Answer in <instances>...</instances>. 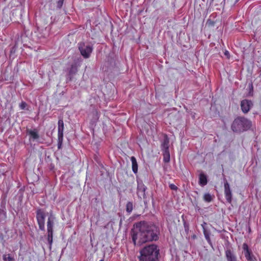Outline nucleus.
<instances>
[{
    "label": "nucleus",
    "mask_w": 261,
    "mask_h": 261,
    "mask_svg": "<svg viewBox=\"0 0 261 261\" xmlns=\"http://www.w3.org/2000/svg\"><path fill=\"white\" fill-rule=\"evenodd\" d=\"M130 234L135 246H141L147 242L155 241L158 239L155 227L144 221L134 225Z\"/></svg>",
    "instance_id": "f257e3e1"
},
{
    "label": "nucleus",
    "mask_w": 261,
    "mask_h": 261,
    "mask_svg": "<svg viewBox=\"0 0 261 261\" xmlns=\"http://www.w3.org/2000/svg\"><path fill=\"white\" fill-rule=\"evenodd\" d=\"M160 249L156 245L152 244L143 247L140 251L139 261H159Z\"/></svg>",
    "instance_id": "f03ea898"
},
{
    "label": "nucleus",
    "mask_w": 261,
    "mask_h": 261,
    "mask_svg": "<svg viewBox=\"0 0 261 261\" xmlns=\"http://www.w3.org/2000/svg\"><path fill=\"white\" fill-rule=\"evenodd\" d=\"M251 122L244 117H238L231 124V129L234 132H241L250 128Z\"/></svg>",
    "instance_id": "7ed1b4c3"
},
{
    "label": "nucleus",
    "mask_w": 261,
    "mask_h": 261,
    "mask_svg": "<svg viewBox=\"0 0 261 261\" xmlns=\"http://www.w3.org/2000/svg\"><path fill=\"white\" fill-rule=\"evenodd\" d=\"M79 49L81 55L85 59L89 58L93 50V47L90 45H87L84 42L78 44Z\"/></svg>",
    "instance_id": "20e7f679"
},
{
    "label": "nucleus",
    "mask_w": 261,
    "mask_h": 261,
    "mask_svg": "<svg viewBox=\"0 0 261 261\" xmlns=\"http://www.w3.org/2000/svg\"><path fill=\"white\" fill-rule=\"evenodd\" d=\"M36 220L39 226V229L42 231L45 230V211L41 209L38 208L36 211Z\"/></svg>",
    "instance_id": "39448f33"
},
{
    "label": "nucleus",
    "mask_w": 261,
    "mask_h": 261,
    "mask_svg": "<svg viewBox=\"0 0 261 261\" xmlns=\"http://www.w3.org/2000/svg\"><path fill=\"white\" fill-rule=\"evenodd\" d=\"M241 109L242 112L246 114L253 106V103L251 100L248 99H244L241 101Z\"/></svg>",
    "instance_id": "423d86ee"
},
{
    "label": "nucleus",
    "mask_w": 261,
    "mask_h": 261,
    "mask_svg": "<svg viewBox=\"0 0 261 261\" xmlns=\"http://www.w3.org/2000/svg\"><path fill=\"white\" fill-rule=\"evenodd\" d=\"M224 195L226 201L229 203H231L232 201V193L230 188V186L227 181L226 180L224 183Z\"/></svg>",
    "instance_id": "0eeeda50"
},
{
    "label": "nucleus",
    "mask_w": 261,
    "mask_h": 261,
    "mask_svg": "<svg viewBox=\"0 0 261 261\" xmlns=\"http://www.w3.org/2000/svg\"><path fill=\"white\" fill-rule=\"evenodd\" d=\"M242 247L244 250V254L246 259L248 261H254L253 255L252 254L251 251L249 249L248 245L245 243L243 244Z\"/></svg>",
    "instance_id": "6e6552de"
},
{
    "label": "nucleus",
    "mask_w": 261,
    "mask_h": 261,
    "mask_svg": "<svg viewBox=\"0 0 261 261\" xmlns=\"http://www.w3.org/2000/svg\"><path fill=\"white\" fill-rule=\"evenodd\" d=\"M225 256L227 261H238L236 256L230 249L225 251Z\"/></svg>",
    "instance_id": "1a4fd4ad"
},
{
    "label": "nucleus",
    "mask_w": 261,
    "mask_h": 261,
    "mask_svg": "<svg viewBox=\"0 0 261 261\" xmlns=\"http://www.w3.org/2000/svg\"><path fill=\"white\" fill-rule=\"evenodd\" d=\"M146 187L143 184H139L137 187V194L139 197L141 198L145 197V191Z\"/></svg>",
    "instance_id": "9d476101"
},
{
    "label": "nucleus",
    "mask_w": 261,
    "mask_h": 261,
    "mask_svg": "<svg viewBox=\"0 0 261 261\" xmlns=\"http://www.w3.org/2000/svg\"><path fill=\"white\" fill-rule=\"evenodd\" d=\"M54 225V217L50 216L47 219V232H53V227Z\"/></svg>",
    "instance_id": "9b49d317"
},
{
    "label": "nucleus",
    "mask_w": 261,
    "mask_h": 261,
    "mask_svg": "<svg viewBox=\"0 0 261 261\" xmlns=\"http://www.w3.org/2000/svg\"><path fill=\"white\" fill-rule=\"evenodd\" d=\"M27 134L30 135L31 138L34 140H37L39 138L38 131L36 129H34L33 130L27 129Z\"/></svg>",
    "instance_id": "f8f14e48"
},
{
    "label": "nucleus",
    "mask_w": 261,
    "mask_h": 261,
    "mask_svg": "<svg viewBox=\"0 0 261 261\" xmlns=\"http://www.w3.org/2000/svg\"><path fill=\"white\" fill-rule=\"evenodd\" d=\"M207 183V179L206 176L203 173H201L199 177V184L203 187L205 186Z\"/></svg>",
    "instance_id": "ddd939ff"
},
{
    "label": "nucleus",
    "mask_w": 261,
    "mask_h": 261,
    "mask_svg": "<svg viewBox=\"0 0 261 261\" xmlns=\"http://www.w3.org/2000/svg\"><path fill=\"white\" fill-rule=\"evenodd\" d=\"M81 61L80 60L79 63H75L71 65L70 69L69 70V73L70 75H73L75 74L77 71V67L80 66V62Z\"/></svg>",
    "instance_id": "4468645a"
},
{
    "label": "nucleus",
    "mask_w": 261,
    "mask_h": 261,
    "mask_svg": "<svg viewBox=\"0 0 261 261\" xmlns=\"http://www.w3.org/2000/svg\"><path fill=\"white\" fill-rule=\"evenodd\" d=\"M130 160L132 164V170L135 173H137L138 172V164L137 160L135 156H132Z\"/></svg>",
    "instance_id": "2eb2a0df"
},
{
    "label": "nucleus",
    "mask_w": 261,
    "mask_h": 261,
    "mask_svg": "<svg viewBox=\"0 0 261 261\" xmlns=\"http://www.w3.org/2000/svg\"><path fill=\"white\" fill-rule=\"evenodd\" d=\"M163 161L165 163H169L170 161V154L169 150H163Z\"/></svg>",
    "instance_id": "dca6fc26"
},
{
    "label": "nucleus",
    "mask_w": 261,
    "mask_h": 261,
    "mask_svg": "<svg viewBox=\"0 0 261 261\" xmlns=\"http://www.w3.org/2000/svg\"><path fill=\"white\" fill-rule=\"evenodd\" d=\"M169 140L166 137L162 144V150H169Z\"/></svg>",
    "instance_id": "f3484780"
},
{
    "label": "nucleus",
    "mask_w": 261,
    "mask_h": 261,
    "mask_svg": "<svg viewBox=\"0 0 261 261\" xmlns=\"http://www.w3.org/2000/svg\"><path fill=\"white\" fill-rule=\"evenodd\" d=\"M64 128L63 120L62 119H59L58 121V133H63Z\"/></svg>",
    "instance_id": "a211bd4d"
},
{
    "label": "nucleus",
    "mask_w": 261,
    "mask_h": 261,
    "mask_svg": "<svg viewBox=\"0 0 261 261\" xmlns=\"http://www.w3.org/2000/svg\"><path fill=\"white\" fill-rule=\"evenodd\" d=\"M47 241L49 244V248L51 249L53 242V232H47Z\"/></svg>",
    "instance_id": "6ab92c4d"
},
{
    "label": "nucleus",
    "mask_w": 261,
    "mask_h": 261,
    "mask_svg": "<svg viewBox=\"0 0 261 261\" xmlns=\"http://www.w3.org/2000/svg\"><path fill=\"white\" fill-rule=\"evenodd\" d=\"M133 210V204L132 202H128L126 205V211L127 213H130Z\"/></svg>",
    "instance_id": "aec40b11"
},
{
    "label": "nucleus",
    "mask_w": 261,
    "mask_h": 261,
    "mask_svg": "<svg viewBox=\"0 0 261 261\" xmlns=\"http://www.w3.org/2000/svg\"><path fill=\"white\" fill-rule=\"evenodd\" d=\"M3 258L4 261H14V258L11 257L10 254H4Z\"/></svg>",
    "instance_id": "412c9836"
},
{
    "label": "nucleus",
    "mask_w": 261,
    "mask_h": 261,
    "mask_svg": "<svg viewBox=\"0 0 261 261\" xmlns=\"http://www.w3.org/2000/svg\"><path fill=\"white\" fill-rule=\"evenodd\" d=\"M203 199L205 201L210 202L212 200V197L209 193H206L204 195Z\"/></svg>",
    "instance_id": "4be33fe9"
},
{
    "label": "nucleus",
    "mask_w": 261,
    "mask_h": 261,
    "mask_svg": "<svg viewBox=\"0 0 261 261\" xmlns=\"http://www.w3.org/2000/svg\"><path fill=\"white\" fill-rule=\"evenodd\" d=\"M93 115V119L95 121L97 120L99 118V113L96 110H94L92 112Z\"/></svg>",
    "instance_id": "5701e85b"
},
{
    "label": "nucleus",
    "mask_w": 261,
    "mask_h": 261,
    "mask_svg": "<svg viewBox=\"0 0 261 261\" xmlns=\"http://www.w3.org/2000/svg\"><path fill=\"white\" fill-rule=\"evenodd\" d=\"M63 140V133H58V143H62Z\"/></svg>",
    "instance_id": "b1692460"
},
{
    "label": "nucleus",
    "mask_w": 261,
    "mask_h": 261,
    "mask_svg": "<svg viewBox=\"0 0 261 261\" xmlns=\"http://www.w3.org/2000/svg\"><path fill=\"white\" fill-rule=\"evenodd\" d=\"M203 233H204V237H205L206 240L207 241V242H210L211 240H210V235L204 228H203Z\"/></svg>",
    "instance_id": "393cba45"
},
{
    "label": "nucleus",
    "mask_w": 261,
    "mask_h": 261,
    "mask_svg": "<svg viewBox=\"0 0 261 261\" xmlns=\"http://www.w3.org/2000/svg\"><path fill=\"white\" fill-rule=\"evenodd\" d=\"M27 106V104L25 102L22 101L19 105V107L21 110H24L25 109Z\"/></svg>",
    "instance_id": "a878e982"
},
{
    "label": "nucleus",
    "mask_w": 261,
    "mask_h": 261,
    "mask_svg": "<svg viewBox=\"0 0 261 261\" xmlns=\"http://www.w3.org/2000/svg\"><path fill=\"white\" fill-rule=\"evenodd\" d=\"M169 187L171 190L176 191L178 189L177 187L173 184H170Z\"/></svg>",
    "instance_id": "bb28decb"
},
{
    "label": "nucleus",
    "mask_w": 261,
    "mask_h": 261,
    "mask_svg": "<svg viewBox=\"0 0 261 261\" xmlns=\"http://www.w3.org/2000/svg\"><path fill=\"white\" fill-rule=\"evenodd\" d=\"M64 1V0H58L57 2V7L59 8H61L62 7Z\"/></svg>",
    "instance_id": "cd10ccee"
},
{
    "label": "nucleus",
    "mask_w": 261,
    "mask_h": 261,
    "mask_svg": "<svg viewBox=\"0 0 261 261\" xmlns=\"http://www.w3.org/2000/svg\"><path fill=\"white\" fill-rule=\"evenodd\" d=\"M224 55H225V56H227V58H229V53L228 51L226 50V51H225V53H224Z\"/></svg>",
    "instance_id": "c85d7f7f"
},
{
    "label": "nucleus",
    "mask_w": 261,
    "mask_h": 261,
    "mask_svg": "<svg viewBox=\"0 0 261 261\" xmlns=\"http://www.w3.org/2000/svg\"><path fill=\"white\" fill-rule=\"evenodd\" d=\"M62 143H58V148H61V145H62Z\"/></svg>",
    "instance_id": "c756f323"
},
{
    "label": "nucleus",
    "mask_w": 261,
    "mask_h": 261,
    "mask_svg": "<svg viewBox=\"0 0 261 261\" xmlns=\"http://www.w3.org/2000/svg\"><path fill=\"white\" fill-rule=\"evenodd\" d=\"M99 261H104V259H100V260H99Z\"/></svg>",
    "instance_id": "7c9ffc66"
}]
</instances>
